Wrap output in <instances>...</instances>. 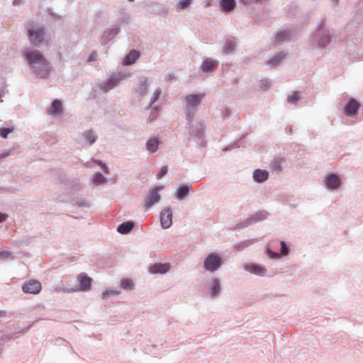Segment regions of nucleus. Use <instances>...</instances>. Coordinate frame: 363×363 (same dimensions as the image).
<instances>
[{
    "instance_id": "nucleus-62",
    "label": "nucleus",
    "mask_w": 363,
    "mask_h": 363,
    "mask_svg": "<svg viewBox=\"0 0 363 363\" xmlns=\"http://www.w3.org/2000/svg\"><path fill=\"white\" fill-rule=\"evenodd\" d=\"M173 78H174V76H172V74H169V76H168L169 79H172Z\"/></svg>"
},
{
    "instance_id": "nucleus-49",
    "label": "nucleus",
    "mask_w": 363,
    "mask_h": 363,
    "mask_svg": "<svg viewBox=\"0 0 363 363\" xmlns=\"http://www.w3.org/2000/svg\"><path fill=\"white\" fill-rule=\"evenodd\" d=\"M259 83L261 89L264 91L268 90L271 86V82L267 79H261Z\"/></svg>"
},
{
    "instance_id": "nucleus-52",
    "label": "nucleus",
    "mask_w": 363,
    "mask_h": 363,
    "mask_svg": "<svg viewBox=\"0 0 363 363\" xmlns=\"http://www.w3.org/2000/svg\"><path fill=\"white\" fill-rule=\"evenodd\" d=\"M97 56V54L96 52H94L91 53L88 57V62H94L96 60V57Z\"/></svg>"
},
{
    "instance_id": "nucleus-25",
    "label": "nucleus",
    "mask_w": 363,
    "mask_h": 363,
    "mask_svg": "<svg viewBox=\"0 0 363 363\" xmlns=\"http://www.w3.org/2000/svg\"><path fill=\"white\" fill-rule=\"evenodd\" d=\"M252 178L256 182H264L269 178V172L265 169H257L253 172Z\"/></svg>"
},
{
    "instance_id": "nucleus-18",
    "label": "nucleus",
    "mask_w": 363,
    "mask_h": 363,
    "mask_svg": "<svg viewBox=\"0 0 363 363\" xmlns=\"http://www.w3.org/2000/svg\"><path fill=\"white\" fill-rule=\"evenodd\" d=\"M204 96L205 94L202 93L191 94L186 96L185 101L187 106L189 108L197 107Z\"/></svg>"
},
{
    "instance_id": "nucleus-14",
    "label": "nucleus",
    "mask_w": 363,
    "mask_h": 363,
    "mask_svg": "<svg viewBox=\"0 0 363 363\" xmlns=\"http://www.w3.org/2000/svg\"><path fill=\"white\" fill-rule=\"evenodd\" d=\"M191 189V184L185 183L179 184L176 189L174 196L177 200H183L189 196Z\"/></svg>"
},
{
    "instance_id": "nucleus-5",
    "label": "nucleus",
    "mask_w": 363,
    "mask_h": 363,
    "mask_svg": "<svg viewBox=\"0 0 363 363\" xmlns=\"http://www.w3.org/2000/svg\"><path fill=\"white\" fill-rule=\"evenodd\" d=\"M45 34V29L43 27L35 28L34 26H28L27 35L30 45L34 47H39L44 40Z\"/></svg>"
},
{
    "instance_id": "nucleus-34",
    "label": "nucleus",
    "mask_w": 363,
    "mask_h": 363,
    "mask_svg": "<svg viewBox=\"0 0 363 363\" xmlns=\"http://www.w3.org/2000/svg\"><path fill=\"white\" fill-rule=\"evenodd\" d=\"M291 34L289 30H281L276 35V40L277 43H281L283 41H288L290 40Z\"/></svg>"
},
{
    "instance_id": "nucleus-61",
    "label": "nucleus",
    "mask_w": 363,
    "mask_h": 363,
    "mask_svg": "<svg viewBox=\"0 0 363 363\" xmlns=\"http://www.w3.org/2000/svg\"><path fill=\"white\" fill-rule=\"evenodd\" d=\"M8 191V189L5 187H3V188H0V193H4V192H7Z\"/></svg>"
},
{
    "instance_id": "nucleus-10",
    "label": "nucleus",
    "mask_w": 363,
    "mask_h": 363,
    "mask_svg": "<svg viewBox=\"0 0 363 363\" xmlns=\"http://www.w3.org/2000/svg\"><path fill=\"white\" fill-rule=\"evenodd\" d=\"M172 225V211L170 207H167L160 212V225L162 229H168Z\"/></svg>"
},
{
    "instance_id": "nucleus-15",
    "label": "nucleus",
    "mask_w": 363,
    "mask_h": 363,
    "mask_svg": "<svg viewBox=\"0 0 363 363\" xmlns=\"http://www.w3.org/2000/svg\"><path fill=\"white\" fill-rule=\"evenodd\" d=\"M150 86V82L145 77H140L138 79V86L135 88V93L138 98L142 99L146 94Z\"/></svg>"
},
{
    "instance_id": "nucleus-33",
    "label": "nucleus",
    "mask_w": 363,
    "mask_h": 363,
    "mask_svg": "<svg viewBox=\"0 0 363 363\" xmlns=\"http://www.w3.org/2000/svg\"><path fill=\"white\" fill-rule=\"evenodd\" d=\"M72 203L73 206H76L78 207L88 208L90 206L89 202L82 197H76L73 199L72 200Z\"/></svg>"
},
{
    "instance_id": "nucleus-46",
    "label": "nucleus",
    "mask_w": 363,
    "mask_h": 363,
    "mask_svg": "<svg viewBox=\"0 0 363 363\" xmlns=\"http://www.w3.org/2000/svg\"><path fill=\"white\" fill-rule=\"evenodd\" d=\"M266 254L269 257V258L272 259H277L280 257V255L278 252L272 250L269 247L266 248Z\"/></svg>"
},
{
    "instance_id": "nucleus-1",
    "label": "nucleus",
    "mask_w": 363,
    "mask_h": 363,
    "mask_svg": "<svg viewBox=\"0 0 363 363\" xmlns=\"http://www.w3.org/2000/svg\"><path fill=\"white\" fill-rule=\"evenodd\" d=\"M23 55L32 74L40 79L49 78L52 67L48 60L39 50L26 48Z\"/></svg>"
},
{
    "instance_id": "nucleus-37",
    "label": "nucleus",
    "mask_w": 363,
    "mask_h": 363,
    "mask_svg": "<svg viewBox=\"0 0 363 363\" xmlns=\"http://www.w3.org/2000/svg\"><path fill=\"white\" fill-rule=\"evenodd\" d=\"M121 286L124 290H133L134 289V284L131 279L125 278L121 279Z\"/></svg>"
},
{
    "instance_id": "nucleus-12",
    "label": "nucleus",
    "mask_w": 363,
    "mask_h": 363,
    "mask_svg": "<svg viewBox=\"0 0 363 363\" xmlns=\"http://www.w3.org/2000/svg\"><path fill=\"white\" fill-rule=\"evenodd\" d=\"M41 289V283L37 280H30L22 286V290L26 294H38Z\"/></svg>"
},
{
    "instance_id": "nucleus-32",
    "label": "nucleus",
    "mask_w": 363,
    "mask_h": 363,
    "mask_svg": "<svg viewBox=\"0 0 363 363\" xmlns=\"http://www.w3.org/2000/svg\"><path fill=\"white\" fill-rule=\"evenodd\" d=\"M285 162V160L283 157L274 158L271 163V167L273 170L277 173L280 172L283 169V164Z\"/></svg>"
},
{
    "instance_id": "nucleus-8",
    "label": "nucleus",
    "mask_w": 363,
    "mask_h": 363,
    "mask_svg": "<svg viewBox=\"0 0 363 363\" xmlns=\"http://www.w3.org/2000/svg\"><path fill=\"white\" fill-rule=\"evenodd\" d=\"M324 183L327 189L336 190L340 187L342 179L337 173L331 172L325 176Z\"/></svg>"
},
{
    "instance_id": "nucleus-63",
    "label": "nucleus",
    "mask_w": 363,
    "mask_h": 363,
    "mask_svg": "<svg viewBox=\"0 0 363 363\" xmlns=\"http://www.w3.org/2000/svg\"><path fill=\"white\" fill-rule=\"evenodd\" d=\"M211 6V3L210 2H207L206 4V7H208Z\"/></svg>"
},
{
    "instance_id": "nucleus-7",
    "label": "nucleus",
    "mask_w": 363,
    "mask_h": 363,
    "mask_svg": "<svg viewBox=\"0 0 363 363\" xmlns=\"http://www.w3.org/2000/svg\"><path fill=\"white\" fill-rule=\"evenodd\" d=\"M79 281V288L77 289H64L63 291L72 293L75 291H88L91 288L92 279L87 276L86 273H80L77 276Z\"/></svg>"
},
{
    "instance_id": "nucleus-30",
    "label": "nucleus",
    "mask_w": 363,
    "mask_h": 363,
    "mask_svg": "<svg viewBox=\"0 0 363 363\" xmlns=\"http://www.w3.org/2000/svg\"><path fill=\"white\" fill-rule=\"evenodd\" d=\"M269 214L265 211H260L250 217L252 224L264 220Z\"/></svg>"
},
{
    "instance_id": "nucleus-50",
    "label": "nucleus",
    "mask_w": 363,
    "mask_h": 363,
    "mask_svg": "<svg viewBox=\"0 0 363 363\" xmlns=\"http://www.w3.org/2000/svg\"><path fill=\"white\" fill-rule=\"evenodd\" d=\"M167 171H168L167 166L162 167L160 172L156 175L157 179H160L162 178L163 177H164L167 174Z\"/></svg>"
},
{
    "instance_id": "nucleus-4",
    "label": "nucleus",
    "mask_w": 363,
    "mask_h": 363,
    "mask_svg": "<svg viewBox=\"0 0 363 363\" xmlns=\"http://www.w3.org/2000/svg\"><path fill=\"white\" fill-rule=\"evenodd\" d=\"M186 128L189 130L190 136L201 140V147H205L207 145V142L205 140L206 126L204 124L199 121H195L194 123L186 125Z\"/></svg>"
},
{
    "instance_id": "nucleus-60",
    "label": "nucleus",
    "mask_w": 363,
    "mask_h": 363,
    "mask_svg": "<svg viewBox=\"0 0 363 363\" xmlns=\"http://www.w3.org/2000/svg\"><path fill=\"white\" fill-rule=\"evenodd\" d=\"M231 65L230 64H226L225 65H223V69L225 71L228 70L230 68Z\"/></svg>"
},
{
    "instance_id": "nucleus-48",
    "label": "nucleus",
    "mask_w": 363,
    "mask_h": 363,
    "mask_svg": "<svg viewBox=\"0 0 363 363\" xmlns=\"http://www.w3.org/2000/svg\"><path fill=\"white\" fill-rule=\"evenodd\" d=\"M191 0H180L177 4V7L179 9H186L189 7Z\"/></svg>"
},
{
    "instance_id": "nucleus-19",
    "label": "nucleus",
    "mask_w": 363,
    "mask_h": 363,
    "mask_svg": "<svg viewBox=\"0 0 363 363\" xmlns=\"http://www.w3.org/2000/svg\"><path fill=\"white\" fill-rule=\"evenodd\" d=\"M244 269L250 272L259 277H264L267 272L266 269L260 264L250 263L245 265Z\"/></svg>"
},
{
    "instance_id": "nucleus-54",
    "label": "nucleus",
    "mask_w": 363,
    "mask_h": 363,
    "mask_svg": "<svg viewBox=\"0 0 363 363\" xmlns=\"http://www.w3.org/2000/svg\"><path fill=\"white\" fill-rule=\"evenodd\" d=\"M9 155V151L4 152L1 154H0V162H1L2 160L8 157Z\"/></svg>"
},
{
    "instance_id": "nucleus-59",
    "label": "nucleus",
    "mask_w": 363,
    "mask_h": 363,
    "mask_svg": "<svg viewBox=\"0 0 363 363\" xmlns=\"http://www.w3.org/2000/svg\"><path fill=\"white\" fill-rule=\"evenodd\" d=\"M235 147H236L235 145H228V146H226L223 149V150L224 151H230V150H233Z\"/></svg>"
},
{
    "instance_id": "nucleus-44",
    "label": "nucleus",
    "mask_w": 363,
    "mask_h": 363,
    "mask_svg": "<svg viewBox=\"0 0 363 363\" xmlns=\"http://www.w3.org/2000/svg\"><path fill=\"white\" fill-rule=\"evenodd\" d=\"M15 259V256L11 254V252L7 251V250H2V251H0V259Z\"/></svg>"
},
{
    "instance_id": "nucleus-3",
    "label": "nucleus",
    "mask_w": 363,
    "mask_h": 363,
    "mask_svg": "<svg viewBox=\"0 0 363 363\" xmlns=\"http://www.w3.org/2000/svg\"><path fill=\"white\" fill-rule=\"evenodd\" d=\"M223 264V259L216 252H211L205 257L203 263V269L210 273H214Z\"/></svg>"
},
{
    "instance_id": "nucleus-31",
    "label": "nucleus",
    "mask_w": 363,
    "mask_h": 363,
    "mask_svg": "<svg viewBox=\"0 0 363 363\" xmlns=\"http://www.w3.org/2000/svg\"><path fill=\"white\" fill-rule=\"evenodd\" d=\"M286 55V53L284 51L279 52L276 54L270 60L267 62V64L275 67L279 65L281 60L284 59Z\"/></svg>"
},
{
    "instance_id": "nucleus-13",
    "label": "nucleus",
    "mask_w": 363,
    "mask_h": 363,
    "mask_svg": "<svg viewBox=\"0 0 363 363\" xmlns=\"http://www.w3.org/2000/svg\"><path fill=\"white\" fill-rule=\"evenodd\" d=\"M171 269V264L168 262L162 263L157 262L149 267V272L152 274H164L167 273Z\"/></svg>"
},
{
    "instance_id": "nucleus-16",
    "label": "nucleus",
    "mask_w": 363,
    "mask_h": 363,
    "mask_svg": "<svg viewBox=\"0 0 363 363\" xmlns=\"http://www.w3.org/2000/svg\"><path fill=\"white\" fill-rule=\"evenodd\" d=\"M81 138L85 145L91 146L96 142L98 135L95 130L89 129L82 133Z\"/></svg>"
},
{
    "instance_id": "nucleus-56",
    "label": "nucleus",
    "mask_w": 363,
    "mask_h": 363,
    "mask_svg": "<svg viewBox=\"0 0 363 363\" xmlns=\"http://www.w3.org/2000/svg\"><path fill=\"white\" fill-rule=\"evenodd\" d=\"M92 161L96 164L97 165L100 166L101 167L104 165L105 163H104L101 160L92 159Z\"/></svg>"
},
{
    "instance_id": "nucleus-26",
    "label": "nucleus",
    "mask_w": 363,
    "mask_h": 363,
    "mask_svg": "<svg viewBox=\"0 0 363 363\" xmlns=\"http://www.w3.org/2000/svg\"><path fill=\"white\" fill-rule=\"evenodd\" d=\"M66 185L72 194H74L82 189V184L79 179L76 178L67 180Z\"/></svg>"
},
{
    "instance_id": "nucleus-9",
    "label": "nucleus",
    "mask_w": 363,
    "mask_h": 363,
    "mask_svg": "<svg viewBox=\"0 0 363 363\" xmlns=\"http://www.w3.org/2000/svg\"><path fill=\"white\" fill-rule=\"evenodd\" d=\"M163 189L162 186H157L149 192L147 199L145 201L144 207L145 209L150 208L152 206L160 201L161 196L159 191Z\"/></svg>"
},
{
    "instance_id": "nucleus-55",
    "label": "nucleus",
    "mask_w": 363,
    "mask_h": 363,
    "mask_svg": "<svg viewBox=\"0 0 363 363\" xmlns=\"http://www.w3.org/2000/svg\"><path fill=\"white\" fill-rule=\"evenodd\" d=\"M230 115V111L228 108H225L223 112V116L224 118L229 117Z\"/></svg>"
},
{
    "instance_id": "nucleus-2",
    "label": "nucleus",
    "mask_w": 363,
    "mask_h": 363,
    "mask_svg": "<svg viewBox=\"0 0 363 363\" xmlns=\"http://www.w3.org/2000/svg\"><path fill=\"white\" fill-rule=\"evenodd\" d=\"M335 37V30L326 23L323 18H320L315 28L311 34V43L318 48H325Z\"/></svg>"
},
{
    "instance_id": "nucleus-23",
    "label": "nucleus",
    "mask_w": 363,
    "mask_h": 363,
    "mask_svg": "<svg viewBox=\"0 0 363 363\" xmlns=\"http://www.w3.org/2000/svg\"><path fill=\"white\" fill-rule=\"evenodd\" d=\"M140 55L139 51L131 50L123 59V65L126 66L133 65L140 57Z\"/></svg>"
},
{
    "instance_id": "nucleus-24",
    "label": "nucleus",
    "mask_w": 363,
    "mask_h": 363,
    "mask_svg": "<svg viewBox=\"0 0 363 363\" xmlns=\"http://www.w3.org/2000/svg\"><path fill=\"white\" fill-rule=\"evenodd\" d=\"M160 144V140L157 137H152L146 141L145 147L150 153L156 152Z\"/></svg>"
},
{
    "instance_id": "nucleus-17",
    "label": "nucleus",
    "mask_w": 363,
    "mask_h": 363,
    "mask_svg": "<svg viewBox=\"0 0 363 363\" xmlns=\"http://www.w3.org/2000/svg\"><path fill=\"white\" fill-rule=\"evenodd\" d=\"M218 67V62L213 58H205L201 65V69L203 73H210L216 70Z\"/></svg>"
},
{
    "instance_id": "nucleus-21",
    "label": "nucleus",
    "mask_w": 363,
    "mask_h": 363,
    "mask_svg": "<svg viewBox=\"0 0 363 363\" xmlns=\"http://www.w3.org/2000/svg\"><path fill=\"white\" fill-rule=\"evenodd\" d=\"M208 290L211 297L215 298L218 296L220 293L221 287L220 280L218 278H212L209 284Z\"/></svg>"
},
{
    "instance_id": "nucleus-39",
    "label": "nucleus",
    "mask_w": 363,
    "mask_h": 363,
    "mask_svg": "<svg viewBox=\"0 0 363 363\" xmlns=\"http://www.w3.org/2000/svg\"><path fill=\"white\" fill-rule=\"evenodd\" d=\"M120 294H121L120 289H106L104 291H103L101 298L105 299V298H108L111 296H118Z\"/></svg>"
},
{
    "instance_id": "nucleus-38",
    "label": "nucleus",
    "mask_w": 363,
    "mask_h": 363,
    "mask_svg": "<svg viewBox=\"0 0 363 363\" xmlns=\"http://www.w3.org/2000/svg\"><path fill=\"white\" fill-rule=\"evenodd\" d=\"M290 252V246L289 244L285 242L284 241L280 242V257L286 256L289 255Z\"/></svg>"
},
{
    "instance_id": "nucleus-53",
    "label": "nucleus",
    "mask_w": 363,
    "mask_h": 363,
    "mask_svg": "<svg viewBox=\"0 0 363 363\" xmlns=\"http://www.w3.org/2000/svg\"><path fill=\"white\" fill-rule=\"evenodd\" d=\"M8 217L9 216L6 213L0 212V223L4 222Z\"/></svg>"
},
{
    "instance_id": "nucleus-41",
    "label": "nucleus",
    "mask_w": 363,
    "mask_h": 363,
    "mask_svg": "<svg viewBox=\"0 0 363 363\" xmlns=\"http://www.w3.org/2000/svg\"><path fill=\"white\" fill-rule=\"evenodd\" d=\"M120 16V21L122 23H128L130 19L129 14L127 13L125 9H121L118 11Z\"/></svg>"
},
{
    "instance_id": "nucleus-36",
    "label": "nucleus",
    "mask_w": 363,
    "mask_h": 363,
    "mask_svg": "<svg viewBox=\"0 0 363 363\" xmlns=\"http://www.w3.org/2000/svg\"><path fill=\"white\" fill-rule=\"evenodd\" d=\"M186 120L187 121L186 125L194 123L193 118L195 115L194 108L186 107L185 110Z\"/></svg>"
},
{
    "instance_id": "nucleus-57",
    "label": "nucleus",
    "mask_w": 363,
    "mask_h": 363,
    "mask_svg": "<svg viewBox=\"0 0 363 363\" xmlns=\"http://www.w3.org/2000/svg\"><path fill=\"white\" fill-rule=\"evenodd\" d=\"M101 169L104 174H108L109 169L106 164H104V165L101 167Z\"/></svg>"
},
{
    "instance_id": "nucleus-47",
    "label": "nucleus",
    "mask_w": 363,
    "mask_h": 363,
    "mask_svg": "<svg viewBox=\"0 0 363 363\" xmlns=\"http://www.w3.org/2000/svg\"><path fill=\"white\" fill-rule=\"evenodd\" d=\"M13 128L10 127H4L0 128V135L3 138H6L8 135L13 131Z\"/></svg>"
},
{
    "instance_id": "nucleus-6",
    "label": "nucleus",
    "mask_w": 363,
    "mask_h": 363,
    "mask_svg": "<svg viewBox=\"0 0 363 363\" xmlns=\"http://www.w3.org/2000/svg\"><path fill=\"white\" fill-rule=\"evenodd\" d=\"M126 77V74L122 72H117L112 74L105 82L99 85V88L104 92L116 86L120 82Z\"/></svg>"
},
{
    "instance_id": "nucleus-20",
    "label": "nucleus",
    "mask_w": 363,
    "mask_h": 363,
    "mask_svg": "<svg viewBox=\"0 0 363 363\" xmlns=\"http://www.w3.org/2000/svg\"><path fill=\"white\" fill-rule=\"evenodd\" d=\"M120 32V26L118 25L114 26L113 28L105 30L101 36L103 43H107L111 40Z\"/></svg>"
},
{
    "instance_id": "nucleus-43",
    "label": "nucleus",
    "mask_w": 363,
    "mask_h": 363,
    "mask_svg": "<svg viewBox=\"0 0 363 363\" xmlns=\"http://www.w3.org/2000/svg\"><path fill=\"white\" fill-rule=\"evenodd\" d=\"M160 95H161V90L160 89L155 90L153 96L151 99L150 104L146 107V109L150 108L151 106L158 100Z\"/></svg>"
},
{
    "instance_id": "nucleus-28",
    "label": "nucleus",
    "mask_w": 363,
    "mask_h": 363,
    "mask_svg": "<svg viewBox=\"0 0 363 363\" xmlns=\"http://www.w3.org/2000/svg\"><path fill=\"white\" fill-rule=\"evenodd\" d=\"M236 48L235 39L228 38L225 40L223 48V53L224 55H230L234 52Z\"/></svg>"
},
{
    "instance_id": "nucleus-27",
    "label": "nucleus",
    "mask_w": 363,
    "mask_h": 363,
    "mask_svg": "<svg viewBox=\"0 0 363 363\" xmlns=\"http://www.w3.org/2000/svg\"><path fill=\"white\" fill-rule=\"evenodd\" d=\"M135 223L133 221L129 220L119 224L117 227V232L122 235L130 233L133 229Z\"/></svg>"
},
{
    "instance_id": "nucleus-11",
    "label": "nucleus",
    "mask_w": 363,
    "mask_h": 363,
    "mask_svg": "<svg viewBox=\"0 0 363 363\" xmlns=\"http://www.w3.org/2000/svg\"><path fill=\"white\" fill-rule=\"evenodd\" d=\"M360 104L353 98L348 100L344 107V113L349 117H354L357 115Z\"/></svg>"
},
{
    "instance_id": "nucleus-29",
    "label": "nucleus",
    "mask_w": 363,
    "mask_h": 363,
    "mask_svg": "<svg viewBox=\"0 0 363 363\" xmlns=\"http://www.w3.org/2000/svg\"><path fill=\"white\" fill-rule=\"evenodd\" d=\"M62 111V102L60 99H55L51 104L50 113L52 115H60Z\"/></svg>"
},
{
    "instance_id": "nucleus-22",
    "label": "nucleus",
    "mask_w": 363,
    "mask_h": 363,
    "mask_svg": "<svg viewBox=\"0 0 363 363\" xmlns=\"http://www.w3.org/2000/svg\"><path fill=\"white\" fill-rule=\"evenodd\" d=\"M220 11L228 13L232 12L236 7L235 0H219Z\"/></svg>"
},
{
    "instance_id": "nucleus-45",
    "label": "nucleus",
    "mask_w": 363,
    "mask_h": 363,
    "mask_svg": "<svg viewBox=\"0 0 363 363\" xmlns=\"http://www.w3.org/2000/svg\"><path fill=\"white\" fill-rule=\"evenodd\" d=\"M299 93L294 91L291 95L288 96L287 101L291 104H296L299 100Z\"/></svg>"
},
{
    "instance_id": "nucleus-42",
    "label": "nucleus",
    "mask_w": 363,
    "mask_h": 363,
    "mask_svg": "<svg viewBox=\"0 0 363 363\" xmlns=\"http://www.w3.org/2000/svg\"><path fill=\"white\" fill-rule=\"evenodd\" d=\"M251 245V240H243L234 246L235 250H242Z\"/></svg>"
},
{
    "instance_id": "nucleus-40",
    "label": "nucleus",
    "mask_w": 363,
    "mask_h": 363,
    "mask_svg": "<svg viewBox=\"0 0 363 363\" xmlns=\"http://www.w3.org/2000/svg\"><path fill=\"white\" fill-rule=\"evenodd\" d=\"M252 225V223L250 218V217L238 223H237L235 227H234V230H236V229H241V228H246L247 227H249L250 225Z\"/></svg>"
},
{
    "instance_id": "nucleus-51",
    "label": "nucleus",
    "mask_w": 363,
    "mask_h": 363,
    "mask_svg": "<svg viewBox=\"0 0 363 363\" xmlns=\"http://www.w3.org/2000/svg\"><path fill=\"white\" fill-rule=\"evenodd\" d=\"M159 111H160V108L159 107H155L152 110L151 113H150V115L149 116V118H150V121L155 120L157 117Z\"/></svg>"
},
{
    "instance_id": "nucleus-58",
    "label": "nucleus",
    "mask_w": 363,
    "mask_h": 363,
    "mask_svg": "<svg viewBox=\"0 0 363 363\" xmlns=\"http://www.w3.org/2000/svg\"><path fill=\"white\" fill-rule=\"evenodd\" d=\"M23 3V0H13L12 2L13 6H18Z\"/></svg>"
},
{
    "instance_id": "nucleus-35",
    "label": "nucleus",
    "mask_w": 363,
    "mask_h": 363,
    "mask_svg": "<svg viewBox=\"0 0 363 363\" xmlns=\"http://www.w3.org/2000/svg\"><path fill=\"white\" fill-rule=\"evenodd\" d=\"M92 182L94 185L98 186L106 182V179L100 172H96L93 174Z\"/></svg>"
},
{
    "instance_id": "nucleus-64",
    "label": "nucleus",
    "mask_w": 363,
    "mask_h": 363,
    "mask_svg": "<svg viewBox=\"0 0 363 363\" xmlns=\"http://www.w3.org/2000/svg\"><path fill=\"white\" fill-rule=\"evenodd\" d=\"M332 1L336 4L339 0H332Z\"/></svg>"
}]
</instances>
